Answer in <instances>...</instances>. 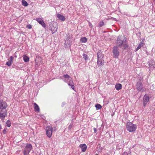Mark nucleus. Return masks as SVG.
Segmentation results:
<instances>
[{
  "label": "nucleus",
  "instance_id": "nucleus-5",
  "mask_svg": "<svg viewBox=\"0 0 155 155\" xmlns=\"http://www.w3.org/2000/svg\"><path fill=\"white\" fill-rule=\"evenodd\" d=\"M124 39L123 40L122 37V35H119L117 38V45L119 46H121L122 45V44L124 42Z\"/></svg>",
  "mask_w": 155,
  "mask_h": 155
},
{
  "label": "nucleus",
  "instance_id": "nucleus-26",
  "mask_svg": "<svg viewBox=\"0 0 155 155\" xmlns=\"http://www.w3.org/2000/svg\"><path fill=\"white\" fill-rule=\"evenodd\" d=\"M6 124L7 127H10L11 125V123L10 121L8 120H7L6 122Z\"/></svg>",
  "mask_w": 155,
  "mask_h": 155
},
{
  "label": "nucleus",
  "instance_id": "nucleus-33",
  "mask_svg": "<svg viewBox=\"0 0 155 155\" xmlns=\"http://www.w3.org/2000/svg\"><path fill=\"white\" fill-rule=\"evenodd\" d=\"M13 57L12 56H11L10 57V61H11L12 62V61H13Z\"/></svg>",
  "mask_w": 155,
  "mask_h": 155
},
{
  "label": "nucleus",
  "instance_id": "nucleus-14",
  "mask_svg": "<svg viewBox=\"0 0 155 155\" xmlns=\"http://www.w3.org/2000/svg\"><path fill=\"white\" fill-rule=\"evenodd\" d=\"M57 16L58 18L62 21H64L65 19V18L64 17L63 15L60 14H58L57 15Z\"/></svg>",
  "mask_w": 155,
  "mask_h": 155
},
{
  "label": "nucleus",
  "instance_id": "nucleus-10",
  "mask_svg": "<svg viewBox=\"0 0 155 155\" xmlns=\"http://www.w3.org/2000/svg\"><path fill=\"white\" fill-rule=\"evenodd\" d=\"M149 97L147 95H145L143 97V105L145 107L147 104L149 102Z\"/></svg>",
  "mask_w": 155,
  "mask_h": 155
},
{
  "label": "nucleus",
  "instance_id": "nucleus-8",
  "mask_svg": "<svg viewBox=\"0 0 155 155\" xmlns=\"http://www.w3.org/2000/svg\"><path fill=\"white\" fill-rule=\"evenodd\" d=\"M7 107L6 102L2 100H0V109H5Z\"/></svg>",
  "mask_w": 155,
  "mask_h": 155
},
{
  "label": "nucleus",
  "instance_id": "nucleus-23",
  "mask_svg": "<svg viewBox=\"0 0 155 155\" xmlns=\"http://www.w3.org/2000/svg\"><path fill=\"white\" fill-rule=\"evenodd\" d=\"M143 43L142 42H141L140 44H139L135 50L136 51H137L139 49L143 46Z\"/></svg>",
  "mask_w": 155,
  "mask_h": 155
},
{
  "label": "nucleus",
  "instance_id": "nucleus-35",
  "mask_svg": "<svg viewBox=\"0 0 155 155\" xmlns=\"http://www.w3.org/2000/svg\"><path fill=\"white\" fill-rule=\"evenodd\" d=\"M94 132L95 133H96V132H97V129H96V128H94Z\"/></svg>",
  "mask_w": 155,
  "mask_h": 155
},
{
  "label": "nucleus",
  "instance_id": "nucleus-12",
  "mask_svg": "<svg viewBox=\"0 0 155 155\" xmlns=\"http://www.w3.org/2000/svg\"><path fill=\"white\" fill-rule=\"evenodd\" d=\"M104 62V61L102 59H97V64L99 66H102Z\"/></svg>",
  "mask_w": 155,
  "mask_h": 155
},
{
  "label": "nucleus",
  "instance_id": "nucleus-34",
  "mask_svg": "<svg viewBox=\"0 0 155 155\" xmlns=\"http://www.w3.org/2000/svg\"><path fill=\"white\" fill-rule=\"evenodd\" d=\"M27 27L28 29H31V26L30 25H29L27 26Z\"/></svg>",
  "mask_w": 155,
  "mask_h": 155
},
{
  "label": "nucleus",
  "instance_id": "nucleus-4",
  "mask_svg": "<svg viewBox=\"0 0 155 155\" xmlns=\"http://www.w3.org/2000/svg\"><path fill=\"white\" fill-rule=\"evenodd\" d=\"M136 88L139 91L143 92L144 91V90L143 89V85L141 81L140 80L137 83L136 85Z\"/></svg>",
  "mask_w": 155,
  "mask_h": 155
},
{
  "label": "nucleus",
  "instance_id": "nucleus-21",
  "mask_svg": "<svg viewBox=\"0 0 155 155\" xmlns=\"http://www.w3.org/2000/svg\"><path fill=\"white\" fill-rule=\"evenodd\" d=\"M87 41V38L85 37L81 38L80 39V41L81 43H85Z\"/></svg>",
  "mask_w": 155,
  "mask_h": 155
},
{
  "label": "nucleus",
  "instance_id": "nucleus-11",
  "mask_svg": "<svg viewBox=\"0 0 155 155\" xmlns=\"http://www.w3.org/2000/svg\"><path fill=\"white\" fill-rule=\"evenodd\" d=\"M97 59H102L104 57V55L101 51H99L97 53Z\"/></svg>",
  "mask_w": 155,
  "mask_h": 155
},
{
  "label": "nucleus",
  "instance_id": "nucleus-19",
  "mask_svg": "<svg viewBox=\"0 0 155 155\" xmlns=\"http://www.w3.org/2000/svg\"><path fill=\"white\" fill-rule=\"evenodd\" d=\"M23 59L25 62H27L29 61V58L26 55L23 56Z\"/></svg>",
  "mask_w": 155,
  "mask_h": 155
},
{
  "label": "nucleus",
  "instance_id": "nucleus-20",
  "mask_svg": "<svg viewBox=\"0 0 155 155\" xmlns=\"http://www.w3.org/2000/svg\"><path fill=\"white\" fill-rule=\"evenodd\" d=\"M68 41H65V43H64L65 45V47L66 48L70 47V46H71V41L68 44Z\"/></svg>",
  "mask_w": 155,
  "mask_h": 155
},
{
  "label": "nucleus",
  "instance_id": "nucleus-18",
  "mask_svg": "<svg viewBox=\"0 0 155 155\" xmlns=\"http://www.w3.org/2000/svg\"><path fill=\"white\" fill-rule=\"evenodd\" d=\"M6 114L5 113H2L0 112V118H1L2 120H4Z\"/></svg>",
  "mask_w": 155,
  "mask_h": 155
},
{
  "label": "nucleus",
  "instance_id": "nucleus-7",
  "mask_svg": "<svg viewBox=\"0 0 155 155\" xmlns=\"http://www.w3.org/2000/svg\"><path fill=\"white\" fill-rule=\"evenodd\" d=\"M58 29L57 24V23H54L52 26L51 27L50 29L53 34L57 31Z\"/></svg>",
  "mask_w": 155,
  "mask_h": 155
},
{
  "label": "nucleus",
  "instance_id": "nucleus-17",
  "mask_svg": "<svg viewBox=\"0 0 155 155\" xmlns=\"http://www.w3.org/2000/svg\"><path fill=\"white\" fill-rule=\"evenodd\" d=\"M68 85L71 86V88L74 90V86L72 81H70L68 83Z\"/></svg>",
  "mask_w": 155,
  "mask_h": 155
},
{
  "label": "nucleus",
  "instance_id": "nucleus-28",
  "mask_svg": "<svg viewBox=\"0 0 155 155\" xmlns=\"http://www.w3.org/2000/svg\"><path fill=\"white\" fill-rule=\"evenodd\" d=\"M83 56L84 59L85 60H87L88 58V56L87 54H83Z\"/></svg>",
  "mask_w": 155,
  "mask_h": 155
},
{
  "label": "nucleus",
  "instance_id": "nucleus-6",
  "mask_svg": "<svg viewBox=\"0 0 155 155\" xmlns=\"http://www.w3.org/2000/svg\"><path fill=\"white\" fill-rule=\"evenodd\" d=\"M113 53L114 57L116 58H118L119 55V52L117 46H114V47Z\"/></svg>",
  "mask_w": 155,
  "mask_h": 155
},
{
  "label": "nucleus",
  "instance_id": "nucleus-22",
  "mask_svg": "<svg viewBox=\"0 0 155 155\" xmlns=\"http://www.w3.org/2000/svg\"><path fill=\"white\" fill-rule=\"evenodd\" d=\"M122 45L123 46L124 49H127L128 48V46L125 41H124Z\"/></svg>",
  "mask_w": 155,
  "mask_h": 155
},
{
  "label": "nucleus",
  "instance_id": "nucleus-25",
  "mask_svg": "<svg viewBox=\"0 0 155 155\" xmlns=\"http://www.w3.org/2000/svg\"><path fill=\"white\" fill-rule=\"evenodd\" d=\"M63 77L64 78L66 79H68L67 81H68V80H70V78H71V77L68 74L64 75Z\"/></svg>",
  "mask_w": 155,
  "mask_h": 155
},
{
  "label": "nucleus",
  "instance_id": "nucleus-24",
  "mask_svg": "<svg viewBox=\"0 0 155 155\" xmlns=\"http://www.w3.org/2000/svg\"><path fill=\"white\" fill-rule=\"evenodd\" d=\"M22 4L25 6H27L28 5L27 2L25 0H22Z\"/></svg>",
  "mask_w": 155,
  "mask_h": 155
},
{
  "label": "nucleus",
  "instance_id": "nucleus-13",
  "mask_svg": "<svg viewBox=\"0 0 155 155\" xmlns=\"http://www.w3.org/2000/svg\"><path fill=\"white\" fill-rule=\"evenodd\" d=\"M79 147L81 148L82 151L85 152L87 148V147L86 145L85 144H81L79 145Z\"/></svg>",
  "mask_w": 155,
  "mask_h": 155
},
{
  "label": "nucleus",
  "instance_id": "nucleus-31",
  "mask_svg": "<svg viewBox=\"0 0 155 155\" xmlns=\"http://www.w3.org/2000/svg\"><path fill=\"white\" fill-rule=\"evenodd\" d=\"M88 25L90 28H92L93 27V25L90 22H88Z\"/></svg>",
  "mask_w": 155,
  "mask_h": 155
},
{
  "label": "nucleus",
  "instance_id": "nucleus-2",
  "mask_svg": "<svg viewBox=\"0 0 155 155\" xmlns=\"http://www.w3.org/2000/svg\"><path fill=\"white\" fill-rule=\"evenodd\" d=\"M32 148V146L31 144H27L25 148L23 153L25 155L28 154Z\"/></svg>",
  "mask_w": 155,
  "mask_h": 155
},
{
  "label": "nucleus",
  "instance_id": "nucleus-27",
  "mask_svg": "<svg viewBox=\"0 0 155 155\" xmlns=\"http://www.w3.org/2000/svg\"><path fill=\"white\" fill-rule=\"evenodd\" d=\"M95 107L97 108V109H101L102 107L101 105L99 104H96L95 106Z\"/></svg>",
  "mask_w": 155,
  "mask_h": 155
},
{
  "label": "nucleus",
  "instance_id": "nucleus-37",
  "mask_svg": "<svg viewBox=\"0 0 155 155\" xmlns=\"http://www.w3.org/2000/svg\"><path fill=\"white\" fill-rule=\"evenodd\" d=\"M1 125H0V129H1Z\"/></svg>",
  "mask_w": 155,
  "mask_h": 155
},
{
  "label": "nucleus",
  "instance_id": "nucleus-32",
  "mask_svg": "<svg viewBox=\"0 0 155 155\" xmlns=\"http://www.w3.org/2000/svg\"><path fill=\"white\" fill-rule=\"evenodd\" d=\"M124 155H130V154L127 152H124L123 154Z\"/></svg>",
  "mask_w": 155,
  "mask_h": 155
},
{
  "label": "nucleus",
  "instance_id": "nucleus-29",
  "mask_svg": "<svg viewBox=\"0 0 155 155\" xmlns=\"http://www.w3.org/2000/svg\"><path fill=\"white\" fill-rule=\"evenodd\" d=\"M104 25V22L103 21H100L98 24V26L101 27Z\"/></svg>",
  "mask_w": 155,
  "mask_h": 155
},
{
  "label": "nucleus",
  "instance_id": "nucleus-38",
  "mask_svg": "<svg viewBox=\"0 0 155 155\" xmlns=\"http://www.w3.org/2000/svg\"><path fill=\"white\" fill-rule=\"evenodd\" d=\"M154 1H155V0H154Z\"/></svg>",
  "mask_w": 155,
  "mask_h": 155
},
{
  "label": "nucleus",
  "instance_id": "nucleus-9",
  "mask_svg": "<svg viewBox=\"0 0 155 155\" xmlns=\"http://www.w3.org/2000/svg\"><path fill=\"white\" fill-rule=\"evenodd\" d=\"M36 21L41 24L44 28H45L46 25L43 20L40 18H37L36 19Z\"/></svg>",
  "mask_w": 155,
  "mask_h": 155
},
{
  "label": "nucleus",
  "instance_id": "nucleus-15",
  "mask_svg": "<svg viewBox=\"0 0 155 155\" xmlns=\"http://www.w3.org/2000/svg\"><path fill=\"white\" fill-rule=\"evenodd\" d=\"M34 108L36 111L38 112L39 111L40 109L39 107L36 103H35L34 104Z\"/></svg>",
  "mask_w": 155,
  "mask_h": 155
},
{
  "label": "nucleus",
  "instance_id": "nucleus-1",
  "mask_svg": "<svg viewBox=\"0 0 155 155\" xmlns=\"http://www.w3.org/2000/svg\"><path fill=\"white\" fill-rule=\"evenodd\" d=\"M137 128V126L130 122H128L127 123L126 128L127 131L130 132H134Z\"/></svg>",
  "mask_w": 155,
  "mask_h": 155
},
{
  "label": "nucleus",
  "instance_id": "nucleus-30",
  "mask_svg": "<svg viewBox=\"0 0 155 155\" xmlns=\"http://www.w3.org/2000/svg\"><path fill=\"white\" fill-rule=\"evenodd\" d=\"M12 64L11 61H8L7 62L6 64L8 66H10Z\"/></svg>",
  "mask_w": 155,
  "mask_h": 155
},
{
  "label": "nucleus",
  "instance_id": "nucleus-16",
  "mask_svg": "<svg viewBox=\"0 0 155 155\" xmlns=\"http://www.w3.org/2000/svg\"><path fill=\"white\" fill-rule=\"evenodd\" d=\"M115 87L117 90L119 91L121 89L122 85L120 84H116L115 85Z\"/></svg>",
  "mask_w": 155,
  "mask_h": 155
},
{
  "label": "nucleus",
  "instance_id": "nucleus-36",
  "mask_svg": "<svg viewBox=\"0 0 155 155\" xmlns=\"http://www.w3.org/2000/svg\"><path fill=\"white\" fill-rule=\"evenodd\" d=\"M71 125H70V126H69V127H68V128H69V129H70V128H71Z\"/></svg>",
  "mask_w": 155,
  "mask_h": 155
},
{
  "label": "nucleus",
  "instance_id": "nucleus-3",
  "mask_svg": "<svg viewBox=\"0 0 155 155\" xmlns=\"http://www.w3.org/2000/svg\"><path fill=\"white\" fill-rule=\"evenodd\" d=\"M46 130L47 136L48 137L50 138L52 134L53 128L50 126H47L46 128Z\"/></svg>",
  "mask_w": 155,
  "mask_h": 155
}]
</instances>
